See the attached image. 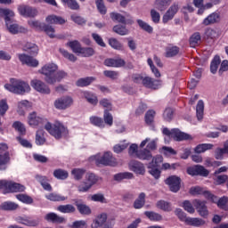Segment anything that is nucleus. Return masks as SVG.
Here are the masks:
<instances>
[{"mask_svg": "<svg viewBox=\"0 0 228 228\" xmlns=\"http://www.w3.org/2000/svg\"><path fill=\"white\" fill-rule=\"evenodd\" d=\"M172 0H156L155 6L159 10V12H165V10L170 6Z\"/></svg>", "mask_w": 228, "mask_h": 228, "instance_id": "obj_39", "label": "nucleus"}, {"mask_svg": "<svg viewBox=\"0 0 228 228\" xmlns=\"http://www.w3.org/2000/svg\"><path fill=\"white\" fill-rule=\"evenodd\" d=\"M45 220H46V222H52L53 224H63L65 222L64 217L60 216L53 212L46 214Z\"/></svg>", "mask_w": 228, "mask_h": 228, "instance_id": "obj_24", "label": "nucleus"}, {"mask_svg": "<svg viewBox=\"0 0 228 228\" xmlns=\"http://www.w3.org/2000/svg\"><path fill=\"white\" fill-rule=\"evenodd\" d=\"M18 12L22 17L34 18L38 15V11L35 7H31L26 4L19 5Z\"/></svg>", "mask_w": 228, "mask_h": 228, "instance_id": "obj_12", "label": "nucleus"}, {"mask_svg": "<svg viewBox=\"0 0 228 228\" xmlns=\"http://www.w3.org/2000/svg\"><path fill=\"white\" fill-rule=\"evenodd\" d=\"M18 58L22 65H28V67H37L39 64L38 60L26 53H19Z\"/></svg>", "mask_w": 228, "mask_h": 228, "instance_id": "obj_17", "label": "nucleus"}, {"mask_svg": "<svg viewBox=\"0 0 228 228\" xmlns=\"http://www.w3.org/2000/svg\"><path fill=\"white\" fill-rule=\"evenodd\" d=\"M156 207L158 209H161L162 211H172V204L168 201L160 200L156 203Z\"/></svg>", "mask_w": 228, "mask_h": 228, "instance_id": "obj_36", "label": "nucleus"}, {"mask_svg": "<svg viewBox=\"0 0 228 228\" xmlns=\"http://www.w3.org/2000/svg\"><path fill=\"white\" fill-rule=\"evenodd\" d=\"M146 145V149H148V151H156V149H158V139L151 141V138H146L141 142L140 147L141 149H143Z\"/></svg>", "mask_w": 228, "mask_h": 228, "instance_id": "obj_25", "label": "nucleus"}, {"mask_svg": "<svg viewBox=\"0 0 228 228\" xmlns=\"http://www.w3.org/2000/svg\"><path fill=\"white\" fill-rule=\"evenodd\" d=\"M145 192H141L138 198L134 202V209H142L143 206H145Z\"/></svg>", "mask_w": 228, "mask_h": 228, "instance_id": "obj_35", "label": "nucleus"}, {"mask_svg": "<svg viewBox=\"0 0 228 228\" xmlns=\"http://www.w3.org/2000/svg\"><path fill=\"white\" fill-rule=\"evenodd\" d=\"M4 88L8 92L18 95H24V94H28V92L31 91L29 84L17 78H11L10 83L4 85Z\"/></svg>", "mask_w": 228, "mask_h": 228, "instance_id": "obj_3", "label": "nucleus"}, {"mask_svg": "<svg viewBox=\"0 0 228 228\" xmlns=\"http://www.w3.org/2000/svg\"><path fill=\"white\" fill-rule=\"evenodd\" d=\"M200 33L195 32L190 38L191 47H197L200 44Z\"/></svg>", "mask_w": 228, "mask_h": 228, "instance_id": "obj_54", "label": "nucleus"}, {"mask_svg": "<svg viewBox=\"0 0 228 228\" xmlns=\"http://www.w3.org/2000/svg\"><path fill=\"white\" fill-rule=\"evenodd\" d=\"M36 179L38 181V183H40L44 190H46V191H51V190H53V187H51V184H49L47 177L37 175Z\"/></svg>", "mask_w": 228, "mask_h": 228, "instance_id": "obj_41", "label": "nucleus"}, {"mask_svg": "<svg viewBox=\"0 0 228 228\" xmlns=\"http://www.w3.org/2000/svg\"><path fill=\"white\" fill-rule=\"evenodd\" d=\"M90 161H94L95 165H103V167H115L117 165V159L113 158V155L110 151H106L102 156L98 153L90 157Z\"/></svg>", "mask_w": 228, "mask_h": 228, "instance_id": "obj_4", "label": "nucleus"}, {"mask_svg": "<svg viewBox=\"0 0 228 228\" xmlns=\"http://www.w3.org/2000/svg\"><path fill=\"white\" fill-rule=\"evenodd\" d=\"M95 77H82L77 80V86L83 88L85 86H90L95 81Z\"/></svg>", "mask_w": 228, "mask_h": 228, "instance_id": "obj_27", "label": "nucleus"}, {"mask_svg": "<svg viewBox=\"0 0 228 228\" xmlns=\"http://www.w3.org/2000/svg\"><path fill=\"white\" fill-rule=\"evenodd\" d=\"M179 12V4L174 3L169 9L166 12V13L162 17L163 24H167L168 21L172 20L175 16V13Z\"/></svg>", "mask_w": 228, "mask_h": 228, "instance_id": "obj_15", "label": "nucleus"}, {"mask_svg": "<svg viewBox=\"0 0 228 228\" xmlns=\"http://www.w3.org/2000/svg\"><path fill=\"white\" fill-rule=\"evenodd\" d=\"M133 177H134L133 173H129V172L118 173L114 175V181H118V183H120V181H124V179H133Z\"/></svg>", "mask_w": 228, "mask_h": 228, "instance_id": "obj_44", "label": "nucleus"}, {"mask_svg": "<svg viewBox=\"0 0 228 228\" xmlns=\"http://www.w3.org/2000/svg\"><path fill=\"white\" fill-rule=\"evenodd\" d=\"M45 20L48 24H65L66 22L65 19L56 15L47 16Z\"/></svg>", "mask_w": 228, "mask_h": 228, "instance_id": "obj_38", "label": "nucleus"}, {"mask_svg": "<svg viewBox=\"0 0 228 228\" xmlns=\"http://www.w3.org/2000/svg\"><path fill=\"white\" fill-rule=\"evenodd\" d=\"M196 116L198 120L204 118V102L200 100L196 106Z\"/></svg>", "mask_w": 228, "mask_h": 228, "instance_id": "obj_43", "label": "nucleus"}, {"mask_svg": "<svg viewBox=\"0 0 228 228\" xmlns=\"http://www.w3.org/2000/svg\"><path fill=\"white\" fill-rule=\"evenodd\" d=\"M104 65L106 67H114V68H120L126 66V61L124 59H106L104 61Z\"/></svg>", "mask_w": 228, "mask_h": 228, "instance_id": "obj_23", "label": "nucleus"}, {"mask_svg": "<svg viewBox=\"0 0 228 228\" xmlns=\"http://www.w3.org/2000/svg\"><path fill=\"white\" fill-rule=\"evenodd\" d=\"M0 209L4 211H15V209H19V204L12 201H5L0 205Z\"/></svg>", "mask_w": 228, "mask_h": 228, "instance_id": "obj_32", "label": "nucleus"}, {"mask_svg": "<svg viewBox=\"0 0 228 228\" xmlns=\"http://www.w3.org/2000/svg\"><path fill=\"white\" fill-rule=\"evenodd\" d=\"M86 172V170L84 168H74L71 170V175H73L76 181H80V179H83V175H85Z\"/></svg>", "mask_w": 228, "mask_h": 228, "instance_id": "obj_48", "label": "nucleus"}, {"mask_svg": "<svg viewBox=\"0 0 228 228\" xmlns=\"http://www.w3.org/2000/svg\"><path fill=\"white\" fill-rule=\"evenodd\" d=\"M149 174L152 175L155 179H159L161 175V171L158 168V167L153 166L152 164L148 165Z\"/></svg>", "mask_w": 228, "mask_h": 228, "instance_id": "obj_50", "label": "nucleus"}, {"mask_svg": "<svg viewBox=\"0 0 228 228\" xmlns=\"http://www.w3.org/2000/svg\"><path fill=\"white\" fill-rule=\"evenodd\" d=\"M70 10H79V4L76 0H61Z\"/></svg>", "mask_w": 228, "mask_h": 228, "instance_id": "obj_64", "label": "nucleus"}, {"mask_svg": "<svg viewBox=\"0 0 228 228\" xmlns=\"http://www.w3.org/2000/svg\"><path fill=\"white\" fill-rule=\"evenodd\" d=\"M74 104V100L70 96H62L54 101V108L56 110H67Z\"/></svg>", "mask_w": 228, "mask_h": 228, "instance_id": "obj_11", "label": "nucleus"}, {"mask_svg": "<svg viewBox=\"0 0 228 228\" xmlns=\"http://www.w3.org/2000/svg\"><path fill=\"white\" fill-rule=\"evenodd\" d=\"M187 225H191L192 227H202V225H206V221L199 217H188Z\"/></svg>", "mask_w": 228, "mask_h": 228, "instance_id": "obj_30", "label": "nucleus"}, {"mask_svg": "<svg viewBox=\"0 0 228 228\" xmlns=\"http://www.w3.org/2000/svg\"><path fill=\"white\" fill-rule=\"evenodd\" d=\"M53 176L56 179H61V181H64V179H67V177H69V172L63 169H56L53 171Z\"/></svg>", "mask_w": 228, "mask_h": 228, "instance_id": "obj_52", "label": "nucleus"}, {"mask_svg": "<svg viewBox=\"0 0 228 228\" xmlns=\"http://www.w3.org/2000/svg\"><path fill=\"white\" fill-rule=\"evenodd\" d=\"M58 211H60V213H75L76 212V208L70 204L68 205H60L57 208Z\"/></svg>", "mask_w": 228, "mask_h": 228, "instance_id": "obj_46", "label": "nucleus"}, {"mask_svg": "<svg viewBox=\"0 0 228 228\" xmlns=\"http://www.w3.org/2000/svg\"><path fill=\"white\" fill-rule=\"evenodd\" d=\"M90 123L93 124V126H95L96 127H100L101 129H104L106 127V125L104 124V120L102 118H99L97 116H92L90 118Z\"/></svg>", "mask_w": 228, "mask_h": 228, "instance_id": "obj_37", "label": "nucleus"}, {"mask_svg": "<svg viewBox=\"0 0 228 228\" xmlns=\"http://www.w3.org/2000/svg\"><path fill=\"white\" fill-rule=\"evenodd\" d=\"M30 86L36 92H39V94H45V95H49L51 94V88L45 83L39 79L31 80Z\"/></svg>", "mask_w": 228, "mask_h": 228, "instance_id": "obj_10", "label": "nucleus"}, {"mask_svg": "<svg viewBox=\"0 0 228 228\" xmlns=\"http://www.w3.org/2000/svg\"><path fill=\"white\" fill-rule=\"evenodd\" d=\"M163 118L166 122L172 121V118H174V109L169 107L166 108L163 113Z\"/></svg>", "mask_w": 228, "mask_h": 228, "instance_id": "obj_59", "label": "nucleus"}, {"mask_svg": "<svg viewBox=\"0 0 228 228\" xmlns=\"http://www.w3.org/2000/svg\"><path fill=\"white\" fill-rule=\"evenodd\" d=\"M44 129H38L36 134V143L37 145H44L45 143V137Z\"/></svg>", "mask_w": 228, "mask_h": 228, "instance_id": "obj_47", "label": "nucleus"}, {"mask_svg": "<svg viewBox=\"0 0 228 228\" xmlns=\"http://www.w3.org/2000/svg\"><path fill=\"white\" fill-rule=\"evenodd\" d=\"M187 174H189V175H201L202 177H208L209 175V171L204 168V166L196 165L189 167L187 169Z\"/></svg>", "mask_w": 228, "mask_h": 228, "instance_id": "obj_16", "label": "nucleus"}, {"mask_svg": "<svg viewBox=\"0 0 228 228\" xmlns=\"http://www.w3.org/2000/svg\"><path fill=\"white\" fill-rule=\"evenodd\" d=\"M67 45L69 47H70L72 52L77 54H79V53H81V49L83 48V47H81V43H79V41H77V40L70 41V42L67 43Z\"/></svg>", "mask_w": 228, "mask_h": 228, "instance_id": "obj_45", "label": "nucleus"}, {"mask_svg": "<svg viewBox=\"0 0 228 228\" xmlns=\"http://www.w3.org/2000/svg\"><path fill=\"white\" fill-rule=\"evenodd\" d=\"M16 222L27 227H37L40 224V218H31L29 216H18Z\"/></svg>", "mask_w": 228, "mask_h": 228, "instance_id": "obj_13", "label": "nucleus"}, {"mask_svg": "<svg viewBox=\"0 0 228 228\" xmlns=\"http://www.w3.org/2000/svg\"><path fill=\"white\" fill-rule=\"evenodd\" d=\"M45 129H46L52 136L56 138V140H60L61 138H63V136H67V134H69V129L60 122H56L53 126L51 125V123H47L45 126Z\"/></svg>", "mask_w": 228, "mask_h": 228, "instance_id": "obj_5", "label": "nucleus"}, {"mask_svg": "<svg viewBox=\"0 0 228 228\" xmlns=\"http://www.w3.org/2000/svg\"><path fill=\"white\" fill-rule=\"evenodd\" d=\"M76 206L80 215H90L92 213L90 207L86 206V204L83 203L79 200H77Z\"/></svg>", "mask_w": 228, "mask_h": 228, "instance_id": "obj_28", "label": "nucleus"}, {"mask_svg": "<svg viewBox=\"0 0 228 228\" xmlns=\"http://www.w3.org/2000/svg\"><path fill=\"white\" fill-rule=\"evenodd\" d=\"M156 116V111L151 110H148L145 114V123L148 126H152L154 124V117Z\"/></svg>", "mask_w": 228, "mask_h": 228, "instance_id": "obj_57", "label": "nucleus"}, {"mask_svg": "<svg viewBox=\"0 0 228 228\" xmlns=\"http://www.w3.org/2000/svg\"><path fill=\"white\" fill-rule=\"evenodd\" d=\"M115 223L113 220L108 219V215L106 214H100L93 221L91 224L92 228H113Z\"/></svg>", "mask_w": 228, "mask_h": 228, "instance_id": "obj_7", "label": "nucleus"}, {"mask_svg": "<svg viewBox=\"0 0 228 228\" xmlns=\"http://www.w3.org/2000/svg\"><path fill=\"white\" fill-rule=\"evenodd\" d=\"M23 51L29 53L32 56H37V54H38V46L33 43L28 42L23 45Z\"/></svg>", "mask_w": 228, "mask_h": 228, "instance_id": "obj_29", "label": "nucleus"}, {"mask_svg": "<svg viewBox=\"0 0 228 228\" xmlns=\"http://www.w3.org/2000/svg\"><path fill=\"white\" fill-rule=\"evenodd\" d=\"M166 184L169 185L170 191L177 193L181 190V178L175 175L169 176L166 180Z\"/></svg>", "mask_w": 228, "mask_h": 228, "instance_id": "obj_14", "label": "nucleus"}, {"mask_svg": "<svg viewBox=\"0 0 228 228\" xmlns=\"http://www.w3.org/2000/svg\"><path fill=\"white\" fill-rule=\"evenodd\" d=\"M211 149H213V144L202 143L197 145L194 149V151L196 152V154H202V152H206V151H211Z\"/></svg>", "mask_w": 228, "mask_h": 228, "instance_id": "obj_40", "label": "nucleus"}, {"mask_svg": "<svg viewBox=\"0 0 228 228\" xmlns=\"http://www.w3.org/2000/svg\"><path fill=\"white\" fill-rule=\"evenodd\" d=\"M45 119L37 116L36 112H32L28 116V124L33 127H37V126H40V124H44Z\"/></svg>", "mask_w": 228, "mask_h": 228, "instance_id": "obj_26", "label": "nucleus"}, {"mask_svg": "<svg viewBox=\"0 0 228 228\" xmlns=\"http://www.w3.org/2000/svg\"><path fill=\"white\" fill-rule=\"evenodd\" d=\"M194 208H196L200 216H202V218H208L209 215V210H208L206 202L200 201V200H194Z\"/></svg>", "mask_w": 228, "mask_h": 228, "instance_id": "obj_19", "label": "nucleus"}, {"mask_svg": "<svg viewBox=\"0 0 228 228\" xmlns=\"http://www.w3.org/2000/svg\"><path fill=\"white\" fill-rule=\"evenodd\" d=\"M0 17H4L5 26L7 29L12 35H17L19 33H28V28L20 26L17 23H13V17H15V12L10 9L0 8Z\"/></svg>", "mask_w": 228, "mask_h": 228, "instance_id": "obj_2", "label": "nucleus"}, {"mask_svg": "<svg viewBox=\"0 0 228 228\" xmlns=\"http://www.w3.org/2000/svg\"><path fill=\"white\" fill-rule=\"evenodd\" d=\"M128 167L132 172H134V174L139 175H143L145 174V166L138 160H131Z\"/></svg>", "mask_w": 228, "mask_h": 228, "instance_id": "obj_18", "label": "nucleus"}, {"mask_svg": "<svg viewBox=\"0 0 228 228\" xmlns=\"http://www.w3.org/2000/svg\"><path fill=\"white\" fill-rule=\"evenodd\" d=\"M84 97L85 99H86L87 102H89L90 104H97V96H95V94L90 93V92H84Z\"/></svg>", "mask_w": 228, "mask_h": 228, "instance_id": "obj_58", "label": "nucleus"}, {"mask_svg": "<svg viewBox=\"0 0 228 228\" xmlns=\"http://www.w3.org/2000/svg\"><path fill=\"white\" fill-rule=\"evenodd\" d=\"M218 208L220 209H224V211H228V197L224 196L217 202Z\"/></svg>", "mask_w": 228, "mask_h": 228, "instance_id": "obj_63", "label": "nucleus"}, {"mask_svg": "<svg viewBox=\"0 0 228 228\" xmlns=\"http://www.w3.org/2000/svg\"><path fill=\"white\" fill-rule=\"evenodd\" d=\"M6 143H0V170H6V163L10 161V153Z\"/></svg>", "mask_w": 228, "mask_h": 228, "instance_id": "obj_9", "label": "nucleus"}, {"mask_svg": "<svg viewBox=\"0 0 228 228\" xmlns=\"http://www.w3.org/2000/svg\"><path fill=\"white\" fill-rule=\"evenodd\" d=\"M137 158L138 159L149 161L152 159V153H151V151L147 148L143 150H140L137 152Z\"/></svg>", "mask_w": 228, "mask_h": 228, "instance_id": "obj_31", "label": "nucleus"}, {"mask_svg": "<svg viewBox=\"0 0 228 228\" xmlns=\"http://www.w3.org/2000/svg\"><path fill=\"white\" fill-rule=\"evenodd\" d=\"M46 199L48 200H52L53 202H61L63 200H67V197L57 193H50L46 195Z\"/></svg>", "mask_w": 228, "mask_h": 228, "instance_id": "obj_51", "label": "nucleus"}, {"mask_svg": "<svg viewBox=\"0 0 228 228\" xmlns=\"http://www.w3.org/2000/svg\"><path fill=\"white\" fill-rule=\"evenodd\" d=\"M145 216L149 218V220H151L152 222H161L163 220V216L156 212L152 211H146L144 212Z\"/></svg>", "mask_w": 228, "mask_h": 228, "instance_id": "obj_42", "label": "nucleus"}, {"mask_svg": "<svg viewBox=\"0 0 228 228\" xmlns=\"http://www.w3.org/2000/svg\"><path fill=\"white\" fill-rule=\"evenodd\" d=\"M40 74L45 76L44 79L48 85L60 83L61 79H65L68 74L64 70L58 71V64L49 62L45 64L39 70Z\"/></svg>", "mask_w": 228, "mask_h": 228, "instance_id": "obj_1", "label": "nucleus"}, {"mask_svg": "<svg viewBox=\"0 0 228 228\" xmlns=\"http://www.w3.org/2000/svg\"><path fill=\"white\" fill-rule=\"evenodd\" d=\"M179 47L178 46H171L166 49V58H174V56H177L179 54Z\"/></svg>", "mask_w": 228, "mask_h": 228, "instance_id": "obj_49", "label": "nucleus"}, {"mask_svg": "<svg viewBox=\"0 0 228 228\" xmlns=\"http://www.w3.org/2000/svg\"><path fill=\"white\" fill-rule=\"evenodd\" d=\"M16 198L20 202H23V204H33V198L27 194H18L16 195Z\"/></svg>", "mask_w": 228, "mask_h": 228, "instance_id": "obj_62", "label": "nucleus"}, {"mask_svg": "<svg viewBox=\"0 0 228 228\" xmlns=\"http://www.w3.org/2000/svg\"><path fill=\"white\" fill-rule=\"evenodd\" d=\"M221 63H222V60L220 59V56L216 55L210 63L211 74H216V72L218 70V67H220Z\"/></svg>", "mask_w": 228, "mask_h": 228, "instance_id": "obj_34", "label": "nucleus"}, {"mask_svg": "<svg viewBox=\"0 0 228 228\" xmlns=\"http://www.w3.org/2000/svg\"><path fill=\"white\" fill-rule=\"evenodd\" d=\"M137 24L141 29H143V31H146V33H152V31H154V28L142 20H137Z\"/></svg>", "mask_w": 228, "mask_h": 228, "instance_id": "obj_56", "label": "nucleus"}, {"mask_svg": "<svg viewBox=\"0 0 228 228\" xmlns=\"http://www.w3.org/2000/svg\"><path fill=\"white\" fill-rule=\"evenodd\" d=\"M79 54L84 58H90V56H94V54H95V50L92 47H82Z\"/></svg>", "mask_w": 228, "mask_h": 228, "instance_id": "obj_53", "label": "nucleus"}, {"mask_svg": "<svg viewBox=\"0 0 228 228\" xmlns=\"http://www.w3.org/2000/svg\"><path fill=\"white\" fill-rule=\"evenodd\" d=\"M103 120V124L109 126L110 127L113 126V115H111V113H110L108 110H104Z\"/></svg>", "mask_w": 228, "mask_h": 228, "instance_id": "obj_61", "label": "nucleus"}, {"mask_svg": "<svg viewBox=\"0 0 228 228\" xmlns=\"http://www.w3.org/2000/svg\"><path fill=\"white\" fill-rule=\"evenodd\" d=\"M31 108V102H28L27 100H23L18 103V113L19 115H24L27 110Z\"/></svg>", "mask_w": 228, "mask_h": 228, "instance_id": "obj_33", "label": "nucleus"}, {"mask_svg": "<svg viewBox=\"0 0 228 228\" xmlns=\"http://www.w3.org/2000/svg\"><path fill=\"white\" fill-rule=\"evenodd\" d=\"M220 22V13L212 12L202 21L203 26H211L212 24H216Z\"/></svg>", "mask_w": 228, "mask_h": 228, "instance_id": "obj_22", "label": "nucleus"}, {"mask_svg": "<svg viewBox=\"0 0 228 228\" xmlns=\"http://www.w3.org/2000/svg\"><path fill=\"white\" fill-rule=\"evenodd\" d=\"M0 190H5L4 193H17V191H24L26 187L20 183L2 180L0 181Z\"/></svg>", "mask_w": 228, "mask_h": 228, "instance_id": "obj_8", "label": "nucleus"}, {"mask_svg": "<svg viewBox=\"0 0 228 228\" xmlns=\"http://www.w3.org/2000/svg\"><path fill=\"white\" fill-rule=\"evenodd\" d=\"M114 33H117L118 35H120L121 37H124L125 35L129 34V30L126 28V26L122 25H116L113 27Z\"/></svg>", "mask_w": 228, "mask_h": 228, "instance_id": "obj_55", "label": "nucleus"}, {"mask_svg": "<svg viewBox=\"0 0 228 228\" xmlns=\"http://www.w3.org/2000/svg\"><path fill=\"white\" fill-rule=\"evenodd\" d=\"M142 86L146 88H151L152 90H158L161 86V80L154 79L151 77H144L142 80Z\"/></svg>", "mask_w": 228, "mask_h": 228, "instance_id": "obj_20", "label": "nucleus"}, {"mask_svg": "<svg viewBox=\"0 0 228 228\" xmlns=\"http://www.w3.org/2000/svg\"><path fill=\"white\" fill-rule=\"evenodd\" d=\"M28 24L30 28H32V29L40 30V29H43L44 28V23L37 20H29L28 21Z\"/></svg>", "mask_w": 228, "mask_h": 228, "instance_id": "obj_60", "label": "nucleus"}, {"mask_svg": "<svg viewBox=\"0 0 228 228\" xmlns=\"http://www.w3.org/2000/svg\"><path fill=\"white\" fill-rule=\"evenodd\" d=\"M102 180L101 177L97 176L94 173H87L86 175V180L82 184L78 186V191L86 192L92 189V186L97 184Z\"/></svg>", "mask_w": 228, "mask_h": 228, "instance_id": "obj_6", "label": "nucleus"}, {"mask_svg": "<svg viewBox=\"0 0 228 228\" xmlns=\"http://www.w3.org/2000/svg\"><path fill=\"white\" fill-rule=\"evenodd\" d=\"M171 138H174L175 142H183V140H191V135L181 132V130L177 128L172 129Z\"/></svg>", "mask_w": 228, "mask_h": 228, "instance_id": "obj_21", "label": "nucleus"}]
</instances>
